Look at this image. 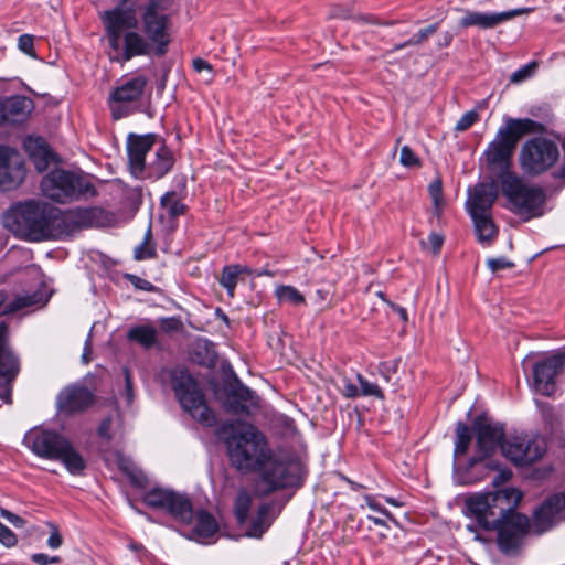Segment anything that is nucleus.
I'll return each instance as SVG.
<instances>
[{
	"instance_id": "4c0bfd02",
	"label": "nucleus",
	"mask_w": 565,
	"mask_h": 565,
	"mask_svg": "<svg viewBox=\"0 0 565 565\" xmlns=\"http://www.w3.org/2000/svg\"><path fill=\"white\" fill-rule=\"evenodd\" d=\"M471 443V434L469 427L462 423L456 426L455 459L466 455Z\"/></svg>"
},
{
	"instance_id": "c756f323",
	"label": "nucleus",
	"mask_w": 565,
	"mask_h": 565,
	"mask_svg": "<svg viewBox=\"0 0 565 565\" xmlns=\"http://www.w3.org/2000/svg\"><path fill=\"white\" fill-rule=\"evenodd\" d=\"M471 218L473 220L478 241L483 245H490L498 235V230L491 215H477L471 216Z\"/></svg>"
},
{
	"instance_id": "bf43d9fd",
	"label": "nucleus",
	"mask_w": 565,
	"mask_h": 565,
	"mask_svg": "<svg viewBox=\"0 0 565 565\" xmlns=\"http://www.w3.org/2000/svg\"><path fill=\"white\" fill-rule=\"evenodd\" d=\"M0 513H1L2 518L8 520L15 527H22L24 525V520L22 518H20L19 515H17L8 510L1 509Z\"/></svg>"
},
{
	"instance_id": "49530a36",
	"label": "nucleus",
	"mask_w": 565,
	"mask_h": 565,
	"mask_svg": "<svg viewBox=\"0 0 565 565\" xmlns=\"http://www.w3.org/2000/svg\"><path fill=\"white\" fill-rule=\"evenodd\" d=\"M443 244L444 237L438 233H430L427 239L420 241L422 248L433 253L434 255H437L440 252Z\"/></svg>"
},
{
	"instance_id": "79ce46f5",
	"label": "nucleus",
	"mask_w": 565,
	"mask_h": 565,
	"mask_svg": "<svg viewBox=\"0 0 565 565\" xmlns=\"http://www.w3.org/2000/svg\"><path fill=\"white\" fill-rule=\"evenodd\" d=\"M151 231L148 228L143 242L135 248L134 255L137 260L149 259L156 256V248L150 244Z\"/></svg>"
},
{
	"instance_id": "7ed1b4c3",
	"label": "nucleus",
	"mask_w": 565,
	"mask_h": 565,
	"mask_svg": "<svg viewBox=\"0 0 565 565\" xmlns=\"http://www.w3.org/2000/svg\"><path fill=\"white\" fill-rule=\"evenodd\" d=\"M6 228L29 241L56 238L65 231V216L50 203L30 200L12 205L2 216Z\"/></svg>"
},
{
	"instance_id": "5fc2aeb1",
	"label": "nucleus",
	"mask_w": 565,
	"mask_h": 565,
	"mask_svg": "<svg viewBox=\"0 0 565 565\" xmlns=\"http://www.w3.org/2000/svg\"><path fill=\"white\" fill-rule=\"evenodd\" d=\"M120 468L125 473H127L131 478V481L134 483L141 486L143 481V476L141 473H137L128 461L121 459Z\"/></svg>"
},
{
	"instance_id": "69168bd1",
	"label": "nucleus",
	"mask_w": 565,
	"mask_h": 565,
	"mask_svg": "<svg viewBox=\"0 0 565 565\" xmlns=\"http://www.w3.org/2000/svg\"><path fill=\"white\" fill-rule=\"evenodd\" d=\"M62 536L56 529H54L47 540V545L51 548H58L62 545Z\"/></svg>"
},
{
	"instance_id": "774afa93",
	"label": "nucleus",
	"mask_w": 565,
	"mask_h": 565,
	"mask_svg": "<svg viewBox=\"0 0 565 565\" xmlns=\"http://www.w3.org/2000/svg\"><path fill=\"white\" fill-rule=\"evenodd\" d=\"M192 65H193V68L196 71V72H202L204 70L211 72L212 71V66L211 64H209L205 60L201 58V57H196L193 60L192 62Z\"/></svg>"
},
{
	"instance_id": "de8ad7c7",
	"label": "nucleus",
	"mask_w": 565,
	"mask_h": 565,
	"mask_svg": "<svg viewBox=\"0 0 565 565\" xmlns=\"http://www.w3.org/2000/svg\"><path fill=\"white\" fill-rule=\"evenodd\" d=\"M224 406L227 412L234 415H247L249 414L248 405L237 398H233L232 394H228Z\"/></svg>"
},
{
	"instance_id": "c03bdc74",
	"label": "nucleus",
	"mask_w": 565,
	"mask_h": 565,
	"mask_svg": "<svg viewBox=\"0 0 565 565\" xmlns=\"http://www.w3.org/2000/svg\"><path fill=\"white\" fill-rule=\"evenodd\" d=\"M537 68V63L535 61H532L527 63L526 65L522 66L514 73H512L510 77V82L514 84H520L529 78H531L535 71Z\"/></svg>"
},
{
	"instance_id": "052dcab7",
	"label": "nucleus",
	"mask_w": 565,
	"mask_h": 565,
	"mask_svg": "<svg viewBox=\"0 0 565 565\" xmlns=\"http://www.w3.org/2000/svg\"><path fill=\"white\" fill-rule=\"evenodd\" d=\"M111 425H113V418L111 417L104 418L103 422L100 423L99 427H98L99 436L109 439L111 437V435H110Z\"/></svg>"
},
{
	"instance_id": "ddd939ff",
	"label": "nucleus",
	"mask_w": 565,
	"mask_h": 565,
	"mask_svg": "<svg viewBox=\"0 0 565 565\" xmlns=\"http://www.w3.org/2000/svg\"><path fill=\"white\" fill-rule=\"evenodd\" d=\"M143 501L148 507L167 511L181 524H188L192 519L191 501L174 491L156 488L145 494Z\"/></svg>"
},
{
	"instance_id": "f8f14e48",
	"label": "nucleus",
	"mask_w": 565,
	"mask_h": 565,
	"mask_svg": "<svg viewBox=\"0 0 565 565\" xmlns=\"http://www.w3.org/2000/svg\"><path fill=\"white\" fill-rule=\"evenodd\" d=\"M501 451L513 465L525 467L545 455L546 441L539 435H511L501 445Z\"/></svg>"
},
{
	"instance_id": "20e7f679",
	"label": "nucleus",
	"mask_w": 565,
	"mask_h": 565,
	"mask_svg": "<svg viewBox=\"0 0 565 565\" xmlns=\"http://www.w3.org/2000/svg\"><path fill=\"white\" fill-rule=\"evenodd\" d=\"M543 129L540 122L532 119L507 118L497 131L494 139L488 145L480 158L482 167L499 186L518 173L512 171V158L519 140L527 134Z\"/></svg>"
},
{
	"instance_id": "864d4df0",
	"label": "nucleus",
	"mask_w": 565,
	"mask_h": 565,
	"mask_svg": "<svg viewBox=\"0 0 565 565\" xmlns=\"http://www.w3.org/2000/svg\"><path fill=\"white\" fill-rule=\"evenodd\" d=\"M0 542L8 546H14L18 542L15 534L0 522Z\"/></svg>"
},
{
	"instance_id": "6e6552de",
	"label": "nucleus",
	"mask_w": 565,
	"mask_h": 565,
	"mask_svg": "<svg viewBox=\"0 0 565 565\" xmlns=\"http://www.w3.org/2000/svg\"><path fill=\"white\" fill-rule=\"evenodd\" d=\"M502 194L508 200V207L513 213L524 216L526 220L540 216L543 213L545 193L542 188L524 182L520 175H515L500 186Z\"/></svg>"
},
{
	"instance_id": "393cba45",
	"label": "nucleus",
	"mask_w": 565,
	"mask_h": 565,
	"mask_svg": "<svg viewBox=\"0 0 565 565\" xmlns=\"http://www.w3.org/2000/svg\"><path fill=\"white\" fill-rule=\"evenodd\" d=\"M32 110V100L23 96H11L0 99V124L23 122Z\"/></svg>"
},
{
	"instance_id": "7c9ffc66",
	"label": "nucleus",
	"mask_w": 565,
	"mask_h": 565,
	"mask_svg": "<svg viewBox=\"0 0 565 565\" xmlns=\"http://www.w3.org/2000/svg\"><path fill=\"white\" fill-rule=\"evenodd\" d=\"M270 504H262L258 508L255 518L252 520L250 527L246 532L248 536L257 539L262 537L273 522L274 518L270 515Z\"/></svg>"
},
{
	"instance_id": "4468645a",
	"label": "nucleus",
	"mask_w": 565,
	"mask_h": 565,
	"mask_svg": "<svg viewBox=\"0 0 565 565\" xmlns=\"http://www.w3.org/2000/svg\"><path fill=\"white\" fill-rule=\"evenodd\" d=\"M477 431V455L469 460V466L483 462L492 456L505 440L504 427L500 423H493L486 417H477L473 422Z\"/></svg>"
},
{
	"instance_id": "0e129e2a",
	"label": "nucleus",
	"mask_w": 565,
	"mask_h": 565,
	"mask_svg": "<svg viewBox=\"0 0 565 565\" xmlns=\"http://www.w3.org/2000/svg\"><path fill=\"white\" fill-rule=\"evenodd\" d=\"M129 279L131 281V284L136 287V288H139L141 290H146V291H149V290H152L153 289V286L151 282H149L148 280L146 279H142V278H139L137 276H129Z\"/></svg>"
},
{
	"instance_id": "8fccbe9b",
	"label": "nucleus",
	"mask_w": 565,
	"mask_h": 565,
	"mask_svg": "<svg viewBox=\"0 0 565 565\" xmlns=\"http://www.w3.org/2000/svg\"><path fill=\"white\" fill-rule=\"evenodd\" d=\"M479 119V114L476 110H469L465 113L459 120L456 122L455 129L457 131H466L468 130L477 120Z\"/></svg>"
},
{
	"instance_id": "4be33fe9",
	"label": "nucleus",
	"mask_w": 565,
	"mask_h": 565,
	"mask_svg": "<svg viewBox=\"0 0 565 565\" xmlns=\"http://www.w3.org/2000/svg\"><path fill=\"white\" fill-rule=\"evenodd\" d=\"M156 135L130 134L127 138V152L131 173L139 178L146 170V154L152 149Z\"/></svg>"
},
{
	"instance_id": "412c9836",
	"label": "nucleus",
	"mask_w": 565,
	"mask_h": 565,
	"mask_svg": "<svg viewBox=\"0 0 565 565\" xmlns=\"http://www.w3.org/2000/svg\"><path fill=\"white\" fill-rule=\"evenodd\" d=\"M94 403L93 393L81 385H70L57 395L58 412L66 415L84 412Z\"/></svg>"
},
{
	"instance_id": "ea45409f",
	"label": "nucleus",
	"mask_w": 565,
	"mask_h": 565,
	"mask_svg": "<svg viewBox=\"0 0 565 565\" xmlns=\"http://www.w3.org/2000/svg\"><path fill=\"white\" fill-rule=\"evenodd\" d=\"M276 296L280 302H288L295 306L305 302V297L292 286H280L276 289Z\"/></svg>"
},
{
	"instance_id": "13d9d810",
	"label": "nucleus",
	"mask_w": 565,
	"mask_h": 565,
	"mask_svg": "<svg viewBox=\"0 0 565 565\" xmlns=\"http://www.w3.org/2000/svg\"><path fill=\"white\" fill-rule=\"evenodd\" d=\"M396 371V363L382 362L379 365V373L385 379L386 382L391 380V374Z\"/></svg>"
},
{
	"instance_id": "a878e982",
	"label": "nucleus",
	"mask_w": 565,
	"mask_h": 565,
	"mask_svg": "<svg viewBox=\"0 0 565 565\" xmlns=\"http://www.w3.org/2000/svg\"><path fill=\"white\" fill-rule=\"evenodd\" d=\"M193 523L191 533L188 535L191 540L202 541L213 536L218 531V524L215 518L206 511H198L195 514L192 512L190 525Z\"/></svg>"
},
{
	"instance_id": "f03ea898",
	"label": "nucleus",
	"mask_w": 565,
	"mask_h": 565,
	"mask_svg": "<svg viewBox=\"0 0 565 565\" xmlns=\"http://www.w3.org/2000/svg\"><path fill=\"white\" fill-rule=\"evenodd\" d=\"M521 499L522 493L515 488L468 497L466 508L476 523L468 524L467 531L473 534L475 541L483 544L491 543V533L497 531L500 550L511 553L529 527L527 516L515 511Z\"/></svg>"
},
{
	"instance_id": "6ab92c4d",
	"label": "nucleus",
	"mask_w": 565,
	"mask_h": 565,
	"mask_svg": "<svg viewBox=\"0 0 565 565\" xmlns=\"http://www.w3.org/2000/svg\"><path fill=\"white\" fill-rule=\"evenodd\" d=\"M564 520L565 493H555L546 498L534 512L533 527L537 534H542Z\"/></svg>"
},
{
	"instance_id": "0eeeda50",
	"label": "nucleus",
	"mask_w": 565,
	"mask_h": 565,
	"mask_svg": "<svg viewBox=\"0 0 565 565\" xmlns=\"http://www.w3.org/2000/svg\"><path fill=\"white\" fill-rule=\"evenodd\" d=\"M41 191L43 195L58 203H68L86 194H96L95 188L86 177L62 169L53 170L42 179Z\"/></svg>"
},
{
	"instance_id": "dca6fc26",
	"label": "nucleus",
	"mask_w": 565,
	"mask_h": 565,
	"mask_svg": "<svg viewBox=\"0 0 565 565\" xmlns=\"http://www.w3.org/2000/svg\"><path fill=\"white\" fill-rule=\"evenodd\" d=\"M565 353L556 352L533 364V388L541 395L553 396L556 391L555 377L562 372Z\"/></svg>"
},
{
	"instance_id": "c85d7f7f",
	"label": "nucleus",
	"mask_w": 565,
	"mask_h": 565,
	"mask_svg": "<svg viewBox=\"0 0 565 565\" xmlns=\"http://www.w3.org/2000/svg\"><path fill=\"white\" fill-rule=\"evenodd\" d=\"M173 164V153L166 146H161L156 152V159L148 166V174L150 178L160 179L172 169Z\"/></svg>"
},
{
	"instance_id": "f257e3e1",
	"label": "nucleus",
	"mask_w": 565,
	"mask_h": 565,
	"mask_svg": "<svg viewBox=\"0 0 565 565\" xmlns=\"http://www.w3.org/2000/svg\"><path fill=\"white\" fill-rule=\"evenodd\" d=\"M231 463L239 471H260L259 487L264 493L299 487L303 469L298 460L277 459L267 439L255 426L241 424L225 439Z\"/></svg>"
},
{
	"instance_id": "1a4fd4ad",
	"label": "nucleus",
	"mask_w": 565,
	"mask_h": 565,
	"mask_svg": "<svg viewBox=\"0 0 565 565\" xmlns=\"http://www.w3.org/2000/svg\"><path fill=\"white\" fill-rule=\"evenodd\" d=\"M558 158L559 150L556 142L545 137H534L526 140L519 153L522 171L533 177L550 170Z\"/></svg>"
},
{
	"instance_id": "9b49d317",
	"label": "nucleus",
	"mask_w": 565,
	"mask_h": 565,
	"mask_svg": "<svg viewBox=\"0 0 565 565\" xmlns=\"http://www.w3.org/2000/svg\"><path fill=\"white\" fill-rule=\"evenodd\" d=\"M167 46L166 38H108L109 58L120 63L137 55L161 56Z\"/></svg>"
},
{
	"instance_id": "aec40b11",
	"label": "nucleus",
	"mask_w": 565,
	"mask_h": 565,
	"mask_svg": "<svg viewBox=\"0 0 565 565\" xmlns=\"http://www.w3.org/2000/svg\"><path fill=\"white\" fill-rule=\"evenodd\" d=\"M532 8H516L501 12H481V11H465V14L459 19L458 24L462 28L476 26L479 29H490L501 23H504L515 17L527 14Z\"/></svg>"
},
{
	"instance_id": "f3484780",
	"label": "nucleus",
	"mask_w": 565,
	"mask_h": 565,
	"mask_svg": "<svg viewBox=\"0 0 565 565\" xmlns=\"http://www.w3.org/2000/svg\"><path fill=\"white\" fill-rule=\"evenodd\" d=\"M8 327L0 324V386L4 387V392L0 395L1 403H10L11 383L15 380L20 372V363L18 358L12 353L7 343Z\"/></svg>"
},
{
	"instance_id": "680f3d73",
	"label": "nucleus",
	"mask_w": 565,
	"mask_h": 565,
	"mask_svg": "<svg viewBox=\"0 0 565 565\" xmlns=\"http://www.w3.org/2000/svg\"><path fill=\"white\" fill-rule=\"evenodd\" d=\"M364 501L366 503V505L372 509L373 511H377L380 513H382L383 515L387 516V518H391V513L383 507H381L375 500L374 498H372L371 495H366L364 498Z\"/></svg>"
},
{
	"instance_id": "9d476101",
	"label": "nucleus",
	"mask_w": 565,
	"mask_h": 565,
	"mask_svg": "<svg viewBox=\"0 0 565 565\" xmlns=\"http://www.w3.org/2000/svg\"><path fill=\"white\" fill-rule=\"evenodd\" d=\"M148 79L137 75L122 81L111 90L108 99L109 109L115 120L127 117L140 109Z\"/></svg>"
},
{
	"instance_id": "a211bd4d",
	"label": "nucleus",
	"mask_w": 565,
	"mask_h": 565,
	"mask_svg": "<svg viewBox=\"0 0 565 565\" xmlns=\"http://www.w3.org/2000/svg\"><path fill=\"white\" fill-rule=\"evenodd\" d=\"M174 0H149L142 13L146 35H167L170 30V13Z\"/></svg>"
},
{
	"instance_id": "338daca9",
	"label": "nucleus",
	"mask_w": 565,
	"mask_h": 565,
	"mask_svg": "<svg viewBox=\"0 0 565 565\" xmlns=\"http://www.w3.org/2000/svg\"><path fill=\"white\" fill-rule=\"evenodd\" d=\"M125 382H126V399H127V404H131L132 399H134V395H132V385H131V379H130V373L128 372V370H125Z\"/></svg>"
},
{
	"instance_id": "603ef678",
	"label": "nucleus",
	"mask_w": 565,
	"mask_h": 565,
	"mask_svg": "<svg viewBox=\"0 0 565 565\" xmlns=\"http://www.w3.org/2000/svg\"><path fill=\"white\" fill-rule=\"evenodd\" d=\"M340 391L341 394L347 398H355L360 396V388L347 377L342 380V386Z\"/></svg>"
},
{
	"instance_id": "6e6d98bb",
	"label": "nucleus",
	"mask_w": 565,
	"mask_h": 565,
	"mask_svg": "<svg viewBox=\"0 0 565 565\" xmlns=\"http://www.w3.org/2000/svg\"><path fill=\"white\" fill-rule=\"evenodd\" d=\"M34 38H19L18 47L25 54L35 57Z\"/></svg>"
},
{
	"instance_id": "cd10ccee",
	"label": "nucleus",
	"mask_w": 565,
	"mask_h": 565,
	"mask_svg": "<svg viewBox=\"0 0 565 565\" xmlns=\"http://www.w3.org/2000/svg\"><path fill=\"white\" fill-rule=\"evenodd\" d=\"M25 149L36 170L40 172L46 170L54 160L52 150L49 148L45 140L40 137L29 138L25 141Z\"/></svg>"
},
{
	"instance_id": "09e8293b",
	"label": "nucleus",
	"mask_w": 565,
	"mask_h": 565,
	"mask_svg": "<svg viewBox=\"0 0 565 565\" xmlns=\"http://www.w3.org/2000/svg\"><path fill=\"white\" fill-rule=\"evenodd\" d=\"M399 162L406 168L419 167V158L413 152L408 146H403L401 149Z\"/></svg>"
},
{
	"instance_id": "423d86ee",
	"label": "nucleus",
	"mask_w": 565,
	"mask_h": 565,
	"mask_svg": "<svg viewBox=\"0 0 565 565\" xmlns=\"http://www.w3.org/2000/svg\"><path fill=\"white\" fill-rule=\"evenodd\" d=\"M169 379L172 390L184 412L203 426L212 427L216 425L217 420L214 412L207 406L196 381L185 367L177 366L171 369L169 371Z\"/></svg>"
},
{
	"instance_id": "e2e57ef3",
	"label": "nucleus",
	"mask_w": 565,
	"mask_h": 565,
	"mask_svg": "<svg viewBox=\"0 0 565 565\" xmlns=\"http://www.w3.org/2000/svg\"><path fill=\"white\" fill-rule=\"evenodd\" d=\"M512 477V472L509 469H501L498 471L492 480V484L499 487L507 482Z\"/></svg>"
},
{
	"instance_id": "f704fd0d",
	"label": "nucleus",
	"mask_w": 565,
	"mask_h": 565,
	"mask_svg": "<svg viewBox=\"0 0 565 565\" xmlns=\"http://www.w3.org/2000/svg\"><path fill=\"white\" fill-rule=\"evenodd\" d=\"M243 273H249L248 268L239 265H232L223 268L220 284L227 290L230 296L233 297L237 278Z\"/></svg>"
},
{
	"instance_id": "72a5a7b5",
	"label": "nucleus",
	"mask_w": 565,
	"mask_h": 565,
	"mask_svg": "<svg viewBox=\"0 0 565 565\" xmlns=\"http://www.w3.org/2000/svg\"><path fill=\"white\" fill-rule=\"evenodd\" d=\"M128 339L138 342L146 349H149L154 345L157 341V331L150 326H138L129 330Z\"/></svg>"
},
{
	"instance_id": "a18cd8bd",
	"label": "nucleus",
	"mask_w": 565,
	"mask_h": 565,
	"mask_svg": "<svg viewBox=\"0 0 565 565\" xmlns=\"http://www.w3.org/2000/svg\"><path fill=\"white\" fill-rule=\"evenodd\" d=\"M428 191L435 207V212L436 214H439L444 206L441 181L437 179L431 182Z\"/></svg>"
},
{
	"instance_id": "473e14b6",
	"label": "nucleus",
	"mask_w": 565,
	"mask_h": 565,
	"mask_svg": "<svg viewBox=\"0 0 565 565\" xmlns=\"http://www.w3.org/2000/svg\"><path fill=\"white\" fill-rule=\"evenodd\" d=\"M8 295L4 291H0V310L1 315H8L15 312L20 309L30 307L39 302L38 296L26 295V296H18L13 301L7 302Z\"/></svg>"
},
{
	"instance_id": "37998d69",
	"label": "nucleus",
	"mask_w": 565,
	"mask_h": 565,
	"mask_svg": "<svg viewBox=\"0 0 565 565\" xmlns=\"http://www.w3.org/2000/svg\"><path fill=\"white\" fill-rule=\"evenodd\" d=\"M356 380L360 384V395L384 399V393L377 384L369 382L361 374H356Z\"/></svg>"
},
{
	"instance_id": "c9c22d12",
	"label": "nucleus",
	"mask_w": 565,
	"mask_h": 565,
	"mask_svg": "<svg viewBox=\"0 0 565 565\" xmlns=\"http://www.w3.org/2000/svg\"><path fill=\"white\" fill-rule=\"evenodd\" d=\"M161 205L167 211L168 215L171 217H178L180 215H183L186 211L185 204L182 202L178 193L174 191L167 192L161 198Z\"/></svg>"
},
{
	"instance_id": "2eb2a0df",
	"label": "nucleus",
	"mask_w": 565,
	"mask_h": 565,
	"mask_svg": "<svg viewBox=\"0 0 565 565\" xmlns=\"http://www.w3.org/2000/svg\"><path fill=\"white\" fill-rule=\"evenodd\" d=\"M137 0H121L111 9L104 11L102 21L106 30V35H139L132 30L138 26Z\"/></svg>"
},
{
	"instance_id": "4d7b16f0",
	"label": "nucleus",
	"mask_w": 565,
	"mask_h": 565,
	"mask_svg": "<svg viewBox=\"0 0 565 565\" xmlns=\"http://www.w3.org/2000/svg\"><path fill=\"white\" fill-rule=\"evenodd\" d=\"M31 559L39 565H49L61 562V558L58 556H49L44 553L33 554L31 556Z\"/></svg>"
},
{
	"instance_id": "2f4dec72",
	"label": "nucleus",
	"mask_w": 565,
	"mask_h": 565,
	"mask_svg": "<svg viewBox=\"0 0 565 565\" xmlns=\"http://www.w3.org/2000/svg\"><path fill=\"white\" fill-rule=\"evenodd\" d=\"M535 404L537 408L540 409L542 419L546 427L551 431L555 430L557 427H559L564 420V409L563 407L555 408L553 405L535 401Z\"/></svg>"
},
{
	"instance_id": "5701e85b",
	"label": "nucleus",
	"mask_w": 565,
	"mask_h": 565,
	"mask_svg": "<svg viewBox=\"0 0 565 565\" xmlns=\"http://www.w3.org/2000/svg\"><path fill=\"white\" fill-rule=\"evenodd\" d=\"M25 177L23 161L8 148H0V186L3 190L17 188Z\"/></svg>"
},
{
	"instance_id": "39448f33",
	"label": "nucleus",
	"mask_w": 565,
	"mask_h": 565,
	"mask_svg": "<svg viewBox=\"0 0 565 565\" xmlns=\"http://www.w3.org/2000/svg\"><path fill=\"white\" fill-rule=\"evenodd\" d=\"M24 441L39 457L60 460L72 475H81L86 461L73 445L62 435L51 430H31Z\"/></svg>"
},
{
	"instance_id": "a19ab883",
	"label": "nucleus",
	"mask_w": 565,
	"mask_h": 565,
	"mask_svg": "<svg viewBox=\"0 0 565 565\" xmlns=\"http://www.w3.org/2000/svg\"><path fill=\"white\" fill-rule=\"evenodd\" d=\"M230 394L233 395V398H237L242 401L243 403L247 404L248 406H256L257 405V397L255 393L249 390L247 386H244L241 383L235 384L232 388Z\"/></svg>"
},
{
	"instance_id": "3c124183",
	"label": "nucleus",
	"mask_w": 565,
	"mask_h": 565,
	"mask_svg": "<svg viewBox=\"0 0 565 565\" xmlns=\"http://www.w3.org/2000/svg\"><path fill=\"white\" fill-rule=\"evenodd\" d=\"M487 265L492 273H498L499 270L512 268L514 266V264L505 257L489 258L487 260Z\"/></svg>"
},
{
	"instance_id": "b1692460",
	"label": "nucleus",
	"mask_w": 565,
	"mask_h": 565,
	"mask_svg": "<svg viewBox=\"0 0 565 565\" xmlns=\"http://www.w3.org/2000/svg\"><path fill=\"white\" fill-rule=\"evenodd\" d=\"M498 198V188L493 182L479 183L470 192L467 209L470 216L491 215V209Z\"/></svg>"
},
{
	"instance_id": "bb28decb",
	"label": "nucleus",
	"mask_w": 565,
	"mask_h": 565,
	"mask_svg": "<svg viewBox=\"0 0 565 565\" xmlns=\"http://www.w3.org/2000/svg\"><path fill=\"white\" fill-rule=\"evenodd\" d=\"M64 216L65 223L72 222L78 227H99L108 222L107 213L99 207L77 209Z\"/></svg>"
},
{
	"instance_id": "e433bc0d",
	"label": "nucleus",
	"mask_w": 565,
	"mask_h": 565,
	"mask_svg": "<svg viewBox=\"0 0 565 565\" xmlns=\"http://www.w3.org/2000/svg\"><path fill=\"white\" fill-rule=\"evenodd\" d=\"M252 505V495L246 490H239L235 502L234 513L237 522L242 525L246 522Z\"/></svg>"
},
{
	"instance_id": "58836bf2",
	"label": "nucleus",
	"mask_w": 565,
	"mask_h": 565,
	"mask_svg": "<svg viewBox=\"0 0 565 565\" xmlns=\"http://www.w3.org/2000/svg\"><path fill=\"white\" fill-rule=\"evenodd\" d=\"M355 0H345L341 3H331L328 8L327 19L345 20L353 17Z\"/></svg>"
}]
</instances>
